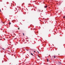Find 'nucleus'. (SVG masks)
Masks as SVG:
<instances>
[{
    "mask_svg": "<svg viewBox=\"0 0 65 65\" xmlns=\"http://www.w3.org/2000/svg\"><path fill=\"white\" fill-rule=\"evenodd\" d=\"M9 24H11V23L10 22H9Z\"/></svg>",
    "mask_w": 65,
    "mask_h": 65,
    "instance_id": "obj_9",
    "label": "nucleus"
},
{
    "mask_svg": "<svg viewBox=\"0 0 65 65\" xmlns=\"http://www.w3.org/2000/svg\"><path fill=\"white\" fill-rule=\"evenodd\" d=\"M51 60H52V58L51 59Z\"/></svg>",
    "mask_w": 65,
    "mask_h": 65,
    "instance_id": "obj_20",
    "label": "nucleus"
},
{
    "mask_svg": "<svg viewBox=\"0 0 65 65\" xmlns=\"http://www.w3.org/2000/svg\"><path fill=\"white\" fill-rule=\"evenodd\" d=\"M14 34V35H15V34Z\"/></svg>",
    "mask_w": 65,
    "mask_h": 65,
    "instance_id": "obj_17",
    "label": "nucleus"
},
{
    "mask_svg": "<svg viewBox=\"0 0 65 65\" xmlns=\"http://www.w3.org/2000/svg\"><path fill=\"white\" fill-rule=\"evenodd\" d=\"M56 58V56H55L54 57V58Z\"/></svg>",
    "mask_w": 65,
    "mask_h": 65,
    "instance_id": "obj_7",
    "label": "nucleus"
},
{
    "mask_svg": "<svg viewBox=\"0 0 65 65\" xmlns=\"http://www.w3.org/2000/svg\"><path fill=\"white\" fill-rule=\"evenodd\" d=\"M31 54L32 56H33V54L32 53H31Z\"/></svg>",
    "mask_w": 65,
    "mask_h": 65,
    "instance_id": "obj_3",
    "label": "nucleus"
},
{
    "mask_svg": "<svg viewBox=\"0 0 65 65\" xmlns=\"http://www.w3.org/2000/svg\"><path fill=\"white\" fill-rule=\"evenodd\" d=\"M3 50H4V48H3Z\"/></svg>",
    "mask_w": 65,
    "mask_h": 65,
    "instance_id": "obj_21",
    "label": "nucleus"
},
{
    "mask_svg": "<svg viewBox=\"0 0 65 65\" xmlns=\"http://www.w3.org/2000/svg\"><path fill=\"white\" fill-rule=\"evenodd\" d=\"M47 6H44V8H47Z\"/></svg>",
    "mask_w": 65,
    "mask_h": 65,
    "instance_id": "obj_1",
    "label": "nucleus"
},
{
    "mask_svg": "<svg viewBox=\"0 0 65 65\" xmlns=\"http://www.w3.org/2000/svg\"><path fill=\"white\" fill-rule=\"evenodd\" d=\"M0 40H1V39Z\"/></svg>",
    "mask_w": 65,
    "mask_h": 65,
    "instance_id": "obj_24",
    "label": "nucleus"
},
{
    "mask_svg": "<svg viewBox=\"0 0 65 65\" xmlns=\"http://www.w3.org/2000/svg\"><path fill=\"white\" fill-rule=\"evenodd\" d=\"M36 52V51H34V53H35Z\"/></svg>",
    "mask_w": 65,
    "mask_h": 65,
    "instance_id": "obj_14",
    "label": "nucleus"
},
{
    "mask_svg": "<svg viewBox=\"0 0 65 65\" xmlns=\"http://www.w3.org/2000/svg\"><path fill=\"white\" fill-rule=\"evenodd\" d=\"M0 11L1 12V10H0Z\"/></svg>",
    "mask_w": 65,
    "mask_h": 65,
    "instance_id": "obj_15",
    "label": "nucleus"
},
{
    "mask_svg": "<svg viewBox=\"0 0 65 65\" xmlns=\"http://www.w3.org/2000/svg\"><path fill=\"white\" fill-rule=\"evenodd\" d=\"M8 21H9V20H8Z\"/></svg>",
    "mask_w": 65,
    "mask_h": 65,
    "instance_id": "obj_23",
    "label": "nucleus"
},
{
    "mask_svg": "<svg viewBox=\"0 0 65 65\" xmlns=\"http://www.w3.org/2000/svg\"><path fill=\"white\" fill-rule=\"evenodd\" d=\"M59 63L60 64H61V62H59Z\"/></svg>",
    "mask_w": 65,
    "mask_h": 65,
    "instance_id": "obj_8",
    "label": "nucleus"
},
{
    "mask_svg": "<svg viewBox=\"0 0 65 65\" xmlns=\"http://www.w3.org/2000/svg\"><path fill=\"white\" fill-rule=\"evenodd\" d=\"M38 57H39V58H40V57H39V56L38 55Z\"/></svg>",
    "mask_w": 65,
    "mask_h": 65,
    "instance_id": "obj_10",
    "label": "nucleus"
},
{
    "mask_svg": "<svg viewBox=\"0 0 65 65\" xmlns=\"http://www.w3.org/2000/svg\"><path fill=\"white\" fill-rule=\"evenodd\" d=\"M23 35H24V36H25V35H24V33H23Z\"/></svg>",
    "mask_w": 65,
    "mask_h": 65,
    "instance_id": "obj_5",
    "label": "nucleus"
},
{
    "mask_svg": "<svg viewBox=\"0 0 65 65\" xmlns=\"http://www.w3.org/2000/svg\"><path fill=\"white\" fill-rule=\"evenodd\" d=\"M39 11H40V10H39Z\"/></svg>",
    "mask_w": 65,
    "mask_h": 65,
    "instance_id": "obj_18",
    "label": "nucleus"
},
{
    "mask_svg": "<svg viewBox=\"0 0 65 65\" xmlns=\"http://www.w3.org/2000/svg\"><path fill=\"white\" fill-rule=\"evenodd\" d=\"M47 61L48 62V59H47Z\"/></svg>",
    "mask_w": 65,
    "mask_h": 65,
    "instance_id": "obj_4",
    "label": "nucleus"
},
{
    "mask_svg": "<svg viewBox=\"0 0 65 65\" xmlns=\"http://www.w3.org/2000/svg\"><path fill=\"white\" fill-rule=\"evenodd\" d=\"M63 19H65V16H64L63 17Z\"/></svg>",
    "mask_w": 65,
    "mask_h": 65,
    "instance_id": "obj_2",
    "label": "nucleus"
},
{
    "mask_svg": "<svg viewBox=\"0 0 65 65\" xmlns=\"http://www.w3.org/2000/svg\"><path fill=\"white\" fill-rule=\"evenodd\" d=\"M43 20H44V18H43Z\"/></svg>",
    "mask_w": 65,
    "mask_h": 65,
    "instance_id": "obj_16",
    "label": "nucleus"
},
{
    "mask_svg": "<svg viewBox=\"0 0 65 65\" xmlns=\"http://www.w3.org/2000/svg\"><path fill=\"white\" fill-rule=\"evenodd\" d=\"M37 52H38V54H39V52H38V51H37Z\"/></svg>",
    "mask_w": 65,
    "mask_h": 65,
    "instance_id": "obj_6",
    "label": "nucleus"
},
{
    "mask_svg": "<svg viewBox=\"0 0 65 65\" xmlns=\"http://www.w3.org/2000/svg\"><path fill=\"white\" fill-rule=\"evenodd\" d=\"M18 29L19 30H20V28H18Z\"/></svg>",
    "mask_w": 65,
    "mask_h": 65,
    "instance_id": "obj_11",
    "label": "nucleus"
},
{
    "mask_svg": "<svg viewBox=\"0 0 65 65\" xmlns=\"http://www.w3.org/2000/svg\"><path fill=\"white\" fill-rule=\"evenodd\" d=\"M3 24H5L4 22H3Z\"/></svg>",
    "mask_w": 65,
    "mask_h": 65,
    "instance_id": "obj_19",
    "label": "nucleus"
},
{
    "mask_svg": "<svg viewBox=\"0 0 65 65\" xmlns=\"http://www.w3.org/2000/svg\"><path fill=\"white\" fill-rule=\"evenodd\" d=\"M26 51H29V50H28L27 49H26Z\"/></svg>",
    "mask_w": 65,
    "mask_h": 65,
    "instance_id": "obj_13",
    "label": "nucleus"
},
{
    "mask_svg": "<svg viewBox=\"0 0 65 65\" xmlns=\"http://www.w3.org/2000/svg\"><path fill=\"white\" fill-rule=\"evenodd\" d=\"M52 57V58H53V57Z\"/></svg>",
    "mask_w": 65,
    "mask_h": 65,
    "instance_id": "obj_22",
    "label": "nucleus"
},
{
    "mask_svg": "<svg viewBox=\"0 0 65 65\" xmlns=\"http://www.w3.org/2000/svg\"><path fill=\"white\" fill-rule=\"evenodd\" d=\"M4 39L5 40V39H4Z\"/></svg>",
    "mask_w": 65,
    "mask_h": 65,
    "instance_id": "obj_12",
    "label": "nucleus"
}]
</instances>
